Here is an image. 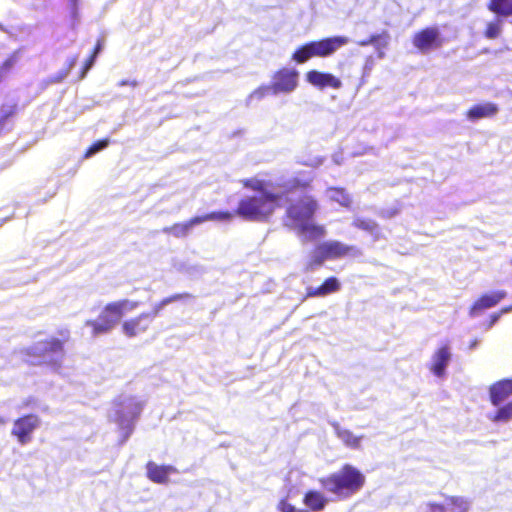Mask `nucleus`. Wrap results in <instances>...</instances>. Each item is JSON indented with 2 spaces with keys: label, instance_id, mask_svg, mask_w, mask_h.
<instances>
[{
  "label": "nucleus",
  "instance_id": "ea45409f",
  "mask_svg": "<svg viewBox=\"0 0 512 512\" xmlns=\"http://www.w3.org/2000/svg\"><path fill=\"white\" fill-rule=\"evenodd\" d=\"M119 85L120 86L129 85L131 87H136L137 82L135 80H123V81L119 82Z\"/></svg>",
  "mask_w": 512,
  "mask_h": 512
},
{
  "label": "nucleus",
  "instance_id": "4468645a",
  "mask_svg": "<svg viewBox=\"0 0 512 512\" xmlns=\"http://www.w3.org/2000/svg\"><path fill=\"white\" fill-rule=\"evenodd\" d=\"M512 396V378H504L489 386V400L495 407Z\"/></svg>",
  "mask_w": 512,
  "mask_h": 512
},
{
  "label": "nucleus",
  "instance_id": "f704fd0d",
  "mask_svg": "<svg viewBox=\"0 0 512 512\" xmlns=\"http://www.w3.org/2000/svg\"><path fill=\"white\" fill-rule=\"evenodd\" d=\"M101 49H102V44H101V42L99 41V42L97 43V45H96V48H95L94 54L92 55V57L90 58V60H89V61H88V63L86 64V67H85V71H84V73H86V72H87V70H89V69L92 67V65H93V63H94V59H95L96 55L101 51Z\"/></svg>",
  "mask_w": 512,
  "mask_h": 512
},
{
  "label": "nucleus",
  "instance_id": "7ed1b4c3",
  "mask_svg": "<svg viewBox=\"0 0 512 512\" xmlns=\"http://www.w3.org/2000/svg\"><path fill=\"white\" fill-rule=\"evenodd\" d=\"M317 208L316 202L305 197L297 204L287 209V225L296 230L300 236L307 240H314L324 236L323 226L314 224L312 216Z\"/></svg>",
  "mask_w": 512,
  "mask_h": 512
},
{
  "label": "nucleus",
  "instance_id": "39448f33",
  "mask_svg": "<svg viewBox=\"0 0 512 512\" xmlns=\"http://www.w3.org/2000/svg\"><path fill=\"white\" fill-rule=\"evenodd\" d=\"M30 361L36 364H44L58 372L62 368L64 359L63 343L54 337L34 343L27 349Z\"/></svg>",
  "mask_w": 512,
  "mask_h": 512
},
{
  "label": "nucleus",
  "instance_id": "20e7f679",
  "mask_svg": "<svg viewBox=\"0 0 512 512\" xmlns=\"http://www.w3.org/2000/svg\"><path fill=\"white\" fill-rule=\"evenodd\" d=\"M139 302L131 299H119L106 304L96 320H89L86 326L91 328V334L97 336L110 332L128 313L135 311Z\"/></svg>",
  "mask_w": 512,
  "mask_h": 512
},
{
  "label": "nucleus",
  "instance_id": "4c0bfd02",
  "mask_svg": "<svg viewBox=\"0 0 512 512\" xmlns=\"http://www.w3.org/2000/svg\"><path fill=\"white\" fill-rule=\"evenodd\" d=\"M67 1H68L69 8L71 10V13L73 15H75L77 12L78 5H79V0H67Z\"/></svg>",
  "mask_w": 512,
  "mask_h": 512
},
{
  "label": "nucleus",
  "instance_id": "6e6552de",
  "mask_svg": "<svg viewBox=\"0 0 512 512\" xmlns=\"http://www.w3.org/2000/svg\"><path fill=\"white\" fill-rule=\"evenodd\" d=\"M350 247L338 241H328L319 245L311 256L307 264V269L312 270L314 266H319L326 259H336L347 255Z\"/></svg>",
  "mask_w": 512,
  "mask_h": 512
},
{
  "label": "nucleus",
  "instance_id": "5701e85b",
  "mask_svg": "<svg viewBox=\"0 0 512 512\" xmlns=\"http://www.w3.org/2000/svg\"><path fill=\"white\" fill-rule=\"evenodd\" d=\"M234 214L228 211H218L211 212L201 216L194 217V222H198V224H202L207 221H229L233 218Z\"/></svg>",
  "mask_w": 512,
  "mask_h": 512
},
{
  "label": "nucleus",
  "instance_id": "9d476101",
  "mask_svg": "<svg viewBox=\"0 0 512 512\" xmlns=\"http://www.w3.org/2000/svg\"><path fill=\"white\" fill-rule=\"evenodd\" d=\"M413 44L419 51L426 53L439 48L443 44V38L437 27H428L415 33Z\"/></svg>",
  "mask_w": 512,
  "mask_h": 512
},
{
  "label": "nucleus",
  "instance_id": "72a5a7b5",
  "mask_svg": "<svg viewBox=\"0 0 512 512\" xmlns=\"http://www.w3.org/2000/svg\"><path fill=\"white\" fill-rule=\"evenodd\" d=\"M421 512H445L444 506L436 504H426Z\"/></svg>",
  "mask_w": 512,
  "mask_h": 512
},
{
  "label": "nucleus",
  "instance_id": "bb28decb",
  "mask_svg": "<svg viewBox=\"0 0 512 512\" xmlns=\"http://www.w3.org/2000/svg\"><path fill=\"white\" fill-rule=\"evenodd\" d=\"M183 298L181 294H175L170 297L162 299L160 302L154 304L152 311L150 312L153 315V319L159 314V312L170 303L178 301Z\"/></svg>",
  "mask_w": 512,
  "mask_h": 512
},
{
  "label": "nucleus",
  "instance_id": "58836bf2",
  "mask_svg": "<svg viewBox=\"0 0 512 512\" xmlns=\"http://www.w3.org/2000/svg\"><path fill=\"white\" fill-rule=\"evenodd\" d=\"M322 163H323V159L321 157H315V158L311 159L307 163V165L312 166V167H318V166L322 165Z\"/></svg>",
  "mask_w": 512,
  "mask_h": 512
},
{
  "label": "nucleus",
  "instance_id": "423d86ee",
  "mask_svg": "<svg viewBox=\"0 0 512 512\" xmlns=\"http://www.w3.org/2000/svg\"><path fill=\"white\" fill-rule=\"evenodd\" d=\"M348 43L349 38L345 36H334L311 41L297 48L292 55V59L302 64L314 57L326 58Z\"/></svg>",
  "mask_w": 512,
  "mask_h": 512
},
{
  "label": "nucleus",
  "instance_id": "2f4dec72",
  "mask_svg": "<svg viewBox=\"0 0 512 512\" xmlns=\"http://www.w3.org/2000/svg\"><path fill=\"white\" fill-rule=\"evenodd\" d=\"M484 34L489 39L497 38L500 34V25L496 22L488 23Z\"/></svg>",
  "mask_w": 512,
  "mask_h": 512
},
{
  "label": "nucleus",
  "instance_id": "e433bc0d",
  "mask_svg": "<svg viewBox=\"0 0 512 512\" xmlns=\"http://www.w3.org/2000/svg\"><path fill=\"white\" fill-rule=\"evenodd\" d=\"M379 38H380V35H372L369 39L360 41L358 44L361 46L378 44Z\"/></svg>",
  "mask_w": 512,
  "mask_h": 512
},
{
  "label": "nucleus",
  "instance_id": "f8f14e48",
  "mask_svg": "<svg viewBox=\"0 0 512 512\" xmlns=\"http://www.w3.org/2000/svg\"><path fill=\"white\" fill-rule=\"evenodd\" d=\"M305 80L313 87L323 90L331 88L338 90L342 87V81L337 76L318 70H310L305 74Z\"/></svg>",
  "mask_w": 512,
  "mask_h": 512
},
{
  "label": "nucleus",
  "instance_id": "cd10ccee",
  "mask_svg": "<svg viewBox=\"0 0 512 512\" xmlns=\"http://www.w3.org/2000/svg\"><path fill=\"white\" fill-rule=\"evenodd\" d=\"M469 503L462 497H450V512H468Z\"/></svg>",
  "mask_w": 512,
  "mask_h": 512
},
{
  "label": "nucleus",
  "instance_id": "4be33fe9",
  "mask_svg": "<svg viewBox=\"0 0 512 512\" xmlns=\"http://www.w3.org/2000/svg\"><path fill=\"white\" fill-rule=\"evenodd\" d=\"M489 419L494 423H507L512 420V400L498 409L491 415Z\"/></svg>",
  "mask_w": 512,
  "mask_h": 512
},
{
  "label": "nucleus",
  "instance_id": "b1692460",
  "mask_svg": "<svg viewBox=\"0 0 512 512\" xmlns=\"http://www.w3.org/2000/svg\"><path fill=\"white\" fill-rule=\"evenodd\" d=\"M199 225L198 222H194V217L187 222L177 223L169 228H166L165 231L176 237H184L188 235L191 229L194 226Z\"/></svg>",
  "mask_w": 512,
  "mask_h": 512
},
{
  "label": "nucleus",
  "instance_id": "a878e982",
  "mask_svg": "<svg viewBox=\"0 0 512 512\" xmlns=\"http://www.w3.org/2000/svg\"><path fill=\"white\" fill-rule=\"evenodd\" d=\"M276 508L279 512H306L305 509H297L294 505L289 503V492L279 499Z\"/></svg>",
  "mask_w": 512,
  "mask_h": 512
},
{
  "label": "nucleus",
  "instance_id": "0eeeda50",
  "mask_svg": "<svg viewBox=\"0 0 512 512\" xmlns=\"http://www.w3.org/2000/svg\"><path fill=\"white\" fill-rule=\"evenodd\" d=\"M142 409L143 403L134 397H126L114 405L109 417L121 429L124 440L131 434L134 420Z\"/></svg>",
  "mask_w": 512,
  "mask_h": 512
},
{
  "label": "nucleus",
  "instance_id": "473e14b6",
  "mask_svg": "<svg viewBox=\"0 0 512 512\" xmlns=\"http://www.w3.org/2000/svg\"><path fill=\"white\" fill-rule=\"evenodd\" d=\"M511 309H512V307L509 306V307L503 308L500 312L491 314L490 317H489V324H488V326L492 327L499 320L501 314L509 312Z\"/></svg>",
  "mask_w": 512,
  "mask_h": 512
},
{
  "label": "nucleus",
  "instance_id": "7c9ffc66",
  "mask_svg": "<svg viewBox=\"0 0 512 512\" xmlns=\"http://www.w3.org/2000/svg\"><path fill=\"white\" fill-rule=\"evenodd\" d=\"M109 140H101L96 143H94L85 153V158H90L94 154L98 153L99 151L105 149L108 146Z\"/></svg>",
  "mask_w": 512,
  "mask_h": 512
},
{
  "label": "nucleus",
  "instance_id": "c756f323",
  "mask_svg": "<svg viewBox=\"0 0 512 512\" xmlns=\"http://www.w3.org/2000/svg\"><path fill=\"white\" fill-rule=\"evenodd\" d=\"M354 225L357 228L369 231L371 233H374L377 230V225L373 221H371V220L357 218L354 221Z\"/></svg>",
  "mask_w": 512,
  "mask_h": 512
},
{
  "label": "nucleus",
  "instance_id": "f3484780",
  "mask_svg": "<svg viewBox=\"0 0 512 512\" xmlns=\"http://www.w3.org/2000/svg\"><path fill=\"white\" fill-rule=\"evenodd\" d=\"M498 112L499 107L496 103H477L467 110L466 117L468 120L474 122L484 118H493Z\"/></svg>",
  "mask_w": 512,
  "mask_h": 512
},
{
  "label": "nucleus",
  "instance_id": "ddd939ff",
  "mask_svg": "<svg viewBox=\"0 0 512 512\" xmlns=\"http://www.w3.org/2000/svg\"><path fill=\"white\" fill-rule=\"evenodd\" d=\"M152 322L153 315L144 312L136 317L125 320L121 325V330L127 337H136L145 333Z\"/></svg>",
  "mask_w": 512,
  "mask_h": 512
},
{
  "label": "nucleus",
  "instance_id": "393cba45",
  "mask_svg": "<svg viewBox=\"0 0 512 512\" xmlns=\"http://www.w3.org/2000/svg\"><path fill=\"white\" fill-rule=\"evenodd\" d=\"M327 197L341 206L347 207L351 203L350 196L343 189L329 188L327 190Z\"/></svg>",
  "mask_w": 512,
  "mask_h": 512
},
{
  "label": "nucleus",
  "instance_id": "a19ab883",
  "mask_svg": "<svg viewBox=\"0 0 512 512\" xmlns=\"http://www.w3.org/2000/svg\"><path fill=\"white\" fill-rule=\"evenodd\" d=\"M377 51H378V57H379V58H381V59H382V58H384V57H385V53H384L383 49H380V48H379V49H377Z\"/></svg>",
  "mask_w": 512,
  "mask_h": 512
},
{
  "label": "nucleus",
  "instance_id": "f03ea898",
  "mask_svg": "<svg viewBox=\"0 0 512 512\" xmlns=\"http://www.w3.org/2000/svg\"><path fill=\"white\" fill-rule=\"evenodd\" d=\"M365 482V475L350 464L320 480L321 485L339 499H348L358 493Z\"/></svg>",
  "mask_w": 512,
  "mask_h": 512
},
{
  "label": "nucleus",
  "instance_id": "c85d7f7f",
  "mask_svg": "<svg viewBox=\"0 0 512 512\" xmlns=\"http://www.w3.org/2000/svg\"><path fill=\"white\" fill-rule=\"evenodd\" d=\"M269 94H272V88L270 84L260 86L249 95L248 102L252 103L253 101H259Z\"/></svg>",
  "mask_w": 512,
  "mask_h": 512
},
{
  "label": "nucleus",
  "instance_id": "412c9836",
  "mask_svg": "<svg viewBox=\"0 0 512 512\" xmlns=\"http://www.w3.org/2000/svg\"><path fill=\"white\" fill-rule=\"evenodd\" d=\"M174 471L171 466H159L154 463H149L147 466L148 477L157 483H164L167 481L168 476Z\"/></svg>",
  "mask_w": 512,
  "mask_h": 512
},
{
  "label": "nucleus",
  "instance_id": "1a4fd4ad",
  "mask_svg": "<svg viewBox=\"0 0 512 512\" xmlns=\"http://www.w3.org/2000/svg\"><path fill=\"white\" fill-rule=\"evenodd\" d=\"M299 82V73L293 68H282L272 76L270 86L273 95L290 94L297 87Z\"/></svg>",
  "mask_w": 512,
  "mask_h": 512
},
{
  "label": "nucleus",
  "instance_id": "9b49d317",
  "mask_svg": "<svg viewBox=\"0 0 512 512\" xmlns=\"http://www.w3.org/2000/svg\"><path fill=\"white\" fill-rule=\"evenodd\" d=\"M40 419L36 415H27L14 422L12 434L21 444L31 441V434L39 427Z\"/></svg>",
  "mask_w": 512,
  "mask_h": 512
},
{
  "label": "nucleus",
  "instance_id": "f257e3e1",
  "mask_svg": "<svg viewBox=\"0 0 512 512\" xmlns=\"http://www.w3.org/2000/svg\"><path fill=\"white\" fill-rule=\"evenodd\" d=\"M310 181L311 178L308 176L286 182L273 181L263 175L243 179L241 180L243 186L256 194L243 197L238 204L236 214L248 220H267L288 193L296 188L305 187Z\"/></svg>",
  "mask_w": 512,
  "mask_h": 512
},
{
  "label": "nucleus",
  "instance_id": "6ab92c4d",
  "mask_svg": "<svg viewBox=\"0 0 512 512\" xmlns=\"http://www.w3.org/2000/svg\"><path fill=\"white\" fill-rule=\"evenodd\" d=\"M335 432L339 440L348 448L360 449L364 435H357L352 431L339 426L335 427Z\"/></svg>",
  "mask_w": 512,
  "mask_h": 512
},
{
  "label": "nucleus",
  "instance_id": "aec40b11",
  "mask_svg": "<svg viewBox=\"0 0 512 512\" xmlns=\"http://www.w3.org/2000/svg\"><path fill=\"white\" fill-rule=\"evenodd\" d=\"M340 289V283L334 277L328 278L321 286L319 287H308L307 288V296L308 297H324L330 293L336 292Z\"/></svg>",
  "mask_w": 512,
  "mask_h": 512
},
{
  "label": "nucleus",
  "instance_id": "a211bd4d",
  "mask_svg": "<svg viewBox=\"0 0 512 512\" xmlns=\"http://www.w3.org/2000/svg\"><path fill=\"white\" fill-rule=\"evenodd\" d=\"M329 502L326 495L318 490H308L303 497V504L306 512H321L325 509Z\"/></svg>",
  "mask_w": 512,
  "mask_h": 512
},
{
  "label": "nucleus",
  "instance_id": "dca6fc26",
  "mask_svg": "<svg viewBox=\"0 0 512 512\" xmlns=\"http://www.w3.org/2000/svg\"><path fill=\"white\" fill-rule=\"evenodd\" d=\"M448 365V347L442 345L439 347L431 356L428 367L430 372L438 377L443 378L445 376V370Z\"/></svg>",
  "mask_w": 512,
  "mask_h": 512
},
{
  "label": "nucleus",
  "instance_id": "2eb2a0df",
  "mask_svg": "<svg viewBox=\"0 0 512 512\" xmlns=\"http://www.w3.org/2000/svg\"><path fill=\"white\" fill-rule=\"evenodd\" d=\"M506 292L503 290L494 291L481 295L471 306V315H476L479 312L496 306L500 301L506 297Z\"/></svg>",
  "mask_w": 512,
  "mask_h": 512
},
{
  "label": "nucleus",
  "instance_id": "c9c22d12",
  "mask_svg": "<svg viewBox=\"0 0 512 512\" xmlns=\"http://www.w3.org/2000/svg\"><path fill=\"white\" fill-rule=\"evenodd\" d=\"M389 44V35L388 34H383V35H380V38L378 39V44H374L376 49H383L385 47H387Z\"/></svg>",
  "mask_w": 512,
  "mask_h": 512
}]
</instances>
